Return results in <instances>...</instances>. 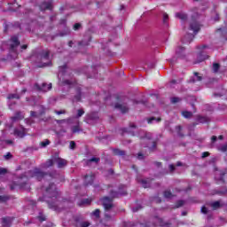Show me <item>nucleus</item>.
<instances>
[{
	"instance_id": "35",
	"label": "nucleus",
	"mask_w": 227,
	"mask_h": 227,
	"mask_svg": "<svg viewBox=\"0 0 227 227\" xmlns=\"http://www.w3.org/2000/svg\"><path fill=\"white\" fill-rule=\"evenodd\" d=\"M49 145H51V141L49 139H46V140L41 142V146L43 148H45V146H49Z\"/></svg>"
},
{
	"instance_id": "17",
	"label": "nucleus",
	"mask_w": 227,
	"mask_h": 227,
	"mask_svg": "<svg viewBox=\"0 0 227 227\" xmlns=\"http://www.w3.org/2000/svg\"><path fill=\"white\" fill-rule=\"evenodd\" d=\"M189 29L197 35L200 32V24H198L196 21H193L190 24Z\"/></svg>"
},
{
	"instance_id": "25",
	"label": "nucleus",
	"mask_w": 227,
	"mask_h": 227,
	"mask_svg": "<svg viewBox=\"0 0 227 227\" xmlns=\"http://www.w3.org/2000/svg\"><path fill=\"white\" fill-rule=\"evenodd\" d=\"M198 121H199V123H207V121H210V118L204 117V116H199Z\"/></svg>"
},
{
	"instance_id": "39",
	"label": "nucleus",
	"mask_w": 227,
	"mask_h": 227,
	"mask_svg": "<svg viewBox=\"0 0 227 227\" xmlns=\"http://www.w3.org/2000/svg\"><path fill=\"white\" fill-rule=\"evenodd\" d=\"M81 27H82L81 23H75V24L74 25L73 29H74V31H79V29H81Z\"/></svg>"
},
{
	"instance_id": "33",
	"label": "nucleus",
	"mask_w": 227,
	"mask_h": 227,
	"mask_svg": "<svg viewBox=\"0 0 227 227\" xmlns=\"http://www.w3.org/2000/svg\"><path fill=\"white\" fill-rule=\"evenodd\" d=\"M70 118L69 119H62V120H57V123L59 125H61V123H70Z\"/></svg>"
},
{
	"instance_id": "50",
	"label": "nucleus",
	"mask_w": 227,
	"mask_h": 227,
	"mask_svg": "<svg viewBox=\"0 0 227 227\" xmlns=\"http://www.w3.org/2000/svg\"><path fill=\"white\" fill-rule=\"evenodd\" d=\"M125 227H134L136 226V224H134L133 223L131 222H128L124 224Z\"/></svg>"
},
{
	"instance_id": "64",
	"label": "nucleus",
	"mask_w": 227,
	"mask_h": 227,
	"mask_svg": "<svg viewBox=\"0 0 227 227\" xmlns=\"http://www.w3.org/2000/svg\"><path fill=\"white\" fill-rule=\"evenodd\" d=\"M137 158L139 159V160H141V159H143V153H138V156H137Z\"/></svg>"
},
{
	"instance_id": "31",
	"label": "nucleus",
	"mask_w": 227,
	"mask_h": 227,
	"mask_svg": "<svg viewBox=\"0 0 227 227\" xmlns=\"http://www.w3.org/2000/svg\"><path fill=\"white\" fill-rule=\"evenodd\" d=\"M114 155H125V151H121L120 149H114Z\"/></svg>"
},
{
	"instance_id": "45",
	"label": "nucleus",
	"mask_w": 227,
	"mask_h": 227,
	"mask_svg": "<svg viewBox=\"0 0 227 227\" xmlns=\"http://www.w3.org/2000/svg\"><path fill=\"white\" fill-rule=\"evenodd\" d=\"M82 205H90V203H91V200L90 199H85L82 200Z\"/></svg>"
},
{
	"instance_id": "3",
	"label": "nucleus",
	"mask_w": 227,
	"mask_h": 227,
	"mask_svg": "<svg viewBox=\"0 0 227 227\" xmlns=\"http://www.w3.org/2000/svg\"><path fill=\"white\" fill-rule=\"evenodd\" d=\"M120 194L121 196H125V194H127V192H124ZM120 194L116 192H111L112 198L104 197L103 199H101V203L105 208V219L106 221H111V219H113V215H111V214H109V212H111V210H113V207H114V204H113V198H118V196H120Z\"/></svg>"
},
{
	"instance_id": "49",
	"label": "nucleus",
	"mask_w": 227,
	"mask_h": 227,
	"mask_svg": "<svg viewBox=\"0 0 227 227\" xmlns=\"http://www.w3.org/2000/svg\"><path fill=\"white\" fill-rule=\"evenodd\" d=\"M69 148L71 150H75V142L74 141L70 142Z\"/></svg>"
},
{
	"instance_id": "29",
	"label": "nucleus",
	"mask_w": 227,
	"mask_h": 227,
	"mask_svg": "<svg viewBox=\"0 0 227 227\" xmlns=\"http://www.w3.org/2000/svg\"><path fill=\"white\" fill-rule=\"evenodd\" d=\"M184 118H192V112L184 111L182 112Z\"/></svg>"
},
{
	"instance_id": "62",
	"label": "nucleus",
	"mask_w": 227,
	"mask_h": 227,
	"mask_svg": "<svg viewBox=\"0 0 227 227\" xmlns=\"http://www.w3.org/2000/svg\"><path fill=\"white\" fill-rule=\"evenodd\" d=\"M170 171H175V165H169Z\"/></svg>"
},
{
	"instance_id": "38",
	"label": "nucleus",
	"mask_w": 227,
	"mask_h": 227,
	"mask_svg": "<svg viewBox=\"0 0 227 227\" xmlns=\"http://www.w3.org/2000/svg\"><path fill=\"white\" fill-rule=\"evenodd\" d=\"M182 99L180 98H171V103L172 104H177V102H180Z\"/></svg>"
},
{
	"instance_id": "52",
	"label": "nucleus",
	"mask_w": 227,
	"mask_h": 227,
	"mask_svg": "<svg viewBox=\"0 0 227 227\" xmlns=\"http://www.w3.org/2000/svg\"><path fill=\"white\" fill-rule=\"evenodd\" d=\"M221 152H227V145H223L220 147Z\"/></svg>"
},
{
	"instance_id": "20",
	"label": "nucleus",
	"mask_w": 227,
	"mask_h": 227,
	"mask_svg": "<svg viewBox=\"0 0 227 227\" xmlns=\"http://www.w3.org/2000/svg\"><path fill=\"white\" fill-rule=\"evenodd\" d=\"M75 221H76L77 227H89L90 226L89 222H84L82 220H80L79 218H75Z\"/></svg>"
},
{
	"instance_id": "40",
	"label": "nucleus",
	"mask_w": 227,
	"mask_h": 227,
	"mask_svg": "<svg viewBox=\"0 0 227 227\" xmlns=\"http://www.w3.org/2000/svg\"><path fill=\"white\" fill-rule=\"evenodd\" d=\"M219 68H220L219 64H217V63H214L213 64V70H214V72H218Z\"/></svg>"
},
{
	"instance_id": "15",
	"label": "nucleus",
	"mask_w": 227,
	"mask_h": 227,
	"mask_svg": "<svg viewBox=\"0 0 227 227\" xmlns=\"http://www.w3.org/2000/svg\"><path fill=\"white\" fill-rule=\"evenodd\" d=\"M137 182H138V184H141V185L145 189H148V187H150V184H152V180H150V179H141L139 177H137Z\"/></svg>"
},
{
	"instance_id": "48",
	"label": "nucleus",
	"mask_w": 227,
	"mask_h": 227,
	"mask_svg": "<svg viewBox=\"0 0 227 227\" xmlns=\"http://www.w3.org/2000/svg\"><path fill=\"white\" fill-rule=\"evenodd\" d=\"M93 215H95L96 217H100V209H96L93 212Z\"/></svg>"
},
{
	"instance_id": "23",
	"label": "nucleus",
	"mask_w": 227,
	"mask_h": 227,
	"mask_svg": "<svg viewBox=\"0 0 227 227\" xmlns=\"http://www.w3.org/2000/svg\"><path fill=\"white\" fill-rule=\"evenodd\" d=\"M24 115H22V113L17 112L14 116L11 118L12 121H19V120H23Z\"/></svg>"
},
{
	"instance_id": "54",
	"label": "nucleus",
	"mask_w": 227,
	"mask_h": 227,
	"mask_svg": "<svg viewBox=\"0 0 227 227\" xmlns=\"http://www.w3.org/2000/svg\"><path fill=\"white\" fill-rule=\"evenodd\" d=\"M153 226H155V224L150 225V223H145V225L141 223V227H153Z\"/></svg>"
},
{
	"instance_id": "51",
	"label": "nucleus",
	"mask_w": 227,
	"mask_h": 227,
	"mask_svg": "<svg viewBox=\"0 0 227 227\" xmlns=\"http://www.w3.org/2000/svg\"><path fill=\"white\" fill-rule=\"evenodd\" d=\"M180 207H184V200L177 201L176 208H180Z\"/></svg>"
},
{
	"instance_id": "19",
	"label": "nucleus",
	"mask_w": 227,
	"mask_h": 227,
	"mask_svg": "<svg viewBox=\"0 0 227 227\" xmlns=\"http://www.w3.org/2000/svg\"><path fill=\"white\" fill-rule=\"evenodd\" d=\"M209 207L213 208V210H219V208H221V207H223V204H221V201L216 200L215 202H210Z\"/></svg>"
},
{
	"instance_id": "6",
	"label": "nucleus",
	"mask_w": 227,
	"mask_h": 227,
	"mask_svg": "<svg viewBox=\"0 0 227 227\" xmlns=\"http://www.w3.org/2000/svg\"><path fill=\"white\" fill-rule=\"evenodd\" d=\"M51 51L49 50H44L41 52V63H43L40 67H49L51 66V59L49 58Z\"/></svg>"
},
{
	"instance_id": "13",
	"label": "nucleus",
	"mask_w": 227,
	"mask_h": 227,
	"mask_svg": "<svg viewBox=\"0 0 227 227\" xmlns=\"http://www.w3.org/2000/svg\"><path fill=\"white\" fill-rule=\"evenodd\" d=\"M94 180H95L94 174L86 175L84 176V185H91V184H93Z\"/></svg>"
},
{
	"instance_id": "53",
	"label": "nucleus",
	"mask_w": 227,
	"mask_h": 227,
	"mask_svg": "<svg viewBox=\"0 0 227 227\" xmlns=\"http://www.w3.org/2000/svg\"><path fill=\"white\" fill-rule=\"evenodd\" d=\"M4 159H5V160H8L12 159V153H7V154L4 155Z\"/></svg>"
},
{
	"instance_id": "12",
	"label": "nucleus",
	"mask_w": 227,
	"mask_h": 227,
	"mask_svg": "<svg viewBox=\"0 0 227 227\" xmlns=\"http://www.w3.org/2000/svg\"><path fill=\"white\" fill-rule=\"evenodd\" d=\"M13 134L15 137L22 138L26 136V129L24 128H16Z\"/></svg>"
},
{
	"instance_id": "2",
	"label": "nucleus",
	"mask_w": 227,
	"mask_h": 227,
	"mask_svg": "<svg viewBox=\"0 0 227 227\" xmlns=\"http://www.w3.org/2000/svg\"><path fill=\"white\" fill-rule=\"evenodd\" d=\"M45 201L48 202V207L56 210L58 208V198H59V192L54 184H50L49 187L46 188Z\"/></svg>"
},
{
	"instance_id": "42",
	"label": "nucleus",
	"mask_w": 227,
	"mask_h": 227,
	"mask_svg": "<svg viewBox=\"0 0 227 227\" xmlns=\"http://www.w3.org/2000/svg\"><path fill=\"white\" fill-rule=\"evenodd\" d=\"M82 114H84V110L79 109V110L77 111L76 118H81V116H82Z\"/></svg>"
},
{
	"instance_id": "43",
	"label": "nucleus",
	"mask_w": 227,
	"mask_h": 227,
	"mask_svg": "<svg viewBox=\"0 0 227 227\" xmlns=\"http://www.w3.org/2000/svg\"><path fill=\"white\" fill-rule=\"evenodd\" d=\"M200 212H201V214L207 215V214H208V208H207V207L204 206L201 207Z\"/></svg>"
},
{
	"instance_id": "57",
	"label": "nucleus",
	"mask_w": 227,
	"mask_h": 227,
	"mask_svg": "<svg viewBox=\"0 0 227 227\" xmlns=\"http://www.w3.org/2000/svg\"><path fill=\"white\" fill-rule=\"evenodd\" d=\"M5 173H6V168H0V175H5Z\"/></svg>"
},
{
	"instance_id": "26",
	"label": "nucleus",
	"mask_w": 227,
	"mask_h": 227,
	"mask_svg": "<svg viewBox=\"0 0 227 227\" xmlns=\"http://www.w3.org/2000/svg\"><path fill=\"white\" fill-rule=\"evenodd\" d=\"M162 119L160 117H151L147 119V123H153V121H156V123H159V121H161Z\"/></svg>"
},
{
	"instance_id": "21",
	"label": "nucleus",
	"mask_w": 227,
	"mask_h": 227,
	"mask_svg": "<svg viewBox=\"0 0 227 227\" xmlns=\"http://www.w3.org/2000/svg\"><path fill=\"white\" fill-rule=\"evenodd\" d=\"M51 166H54V159L53 160H48L45 163H43L41 165V168H43V169H47L49 168H51Z\"/></svg>"
},
{
	"instance_id": "58",
	"label": "nucleus",
	"mask_w": 227,
	"mask_h": 227,
	"mask_svg": "<svg viewBox=\"0 0 227 227\" xmlns=\"http://www.w3.org/2000/svg\"><path fill=\"white\" fill-rule=\"evenodd\" d=\"M137 210H141V206L132 208V212H137Z\"/></svg>"
},
{
	"instance_id": "9",
	"label": "nucleus",
	"mask_w": 227,
	"mask_h": 227,
	"mask_svg": "<svg viewBox=\"0 0 227 227\" xmlns=\"http://www.w3.org/2000/svg\"><path fill=\"white\" fill-rule=\"evenodd\" d=\"M0 223L3 227H10V226H12V223H13V217L4 216V217L1 218Z\"/></svg>"
},
{
	"instance_id": "61",
	"label": "nucleus",
	"mask_w": 227,
	"mask_h": 227,
	"mask_svg": "<svg viewBox=\"0 0 227 227\" xmlns=\"http://www.w3.org/2000/svg\"><path fill=\"white\" fill-rule=\"evenodd\" d=\"M38 219L41 221H45V216L40 215V216H38Z\"/></svg>"
},
{
	"instance_id": "7",
	"label": "nucleus",
	"mask_w": 227,
	"mask_h": 227,
	"mask_svg": "<svg viewBox=\"0 0 227 227\" xmlns=\"http://www.w3.org/2000/svg\"><path fill=\"white\" fill-rule=\"evenodd\" d=\"M20 45V42H19L18 36H13L10 41V49L12 52H15L17 51V47Z\"/></svg>"
},
{
	"instance_id": "11",
	"label": "nucleus",
	"mask_w": 227,
	"mask_h": 227,
	"mask_svg": "<svg viewBox=\"0 0 227 227\" xmlns=\"http://www.w3.org/2000/svg\"><path fill=\"white\" fill-rule=\"evenodd\" d=\"M37 90H39V91H43L44 93H46V91H50V90H52V83H42V85H38L35 84Z\"/></svg>"
},
{
	"instance_id": "55",
	"label": "nucleus",
	"mask_w": 227,
	"mask_h": 227,
	"mask_svg": "<svg viewBox=\"0 0 227 227\" xmlns=\"http://www.w3.org/2000/svg\"><path fill=\"white\" fill-rule=\"evenodd\" d=\"M208 155H210V153L208 152L202 153V159H205L206 157H208Z\"/></svg>"
},
{
	"instance_id": "18",
	"label": "nucleus",
	"mask_w": 227,
	"mask_h": 227,
	"mask_svg": "<svg viewBox=\"0 0 227 227\" xmlns=\"http://www.w3.org/2000/svg\"><path fill=\"white\" fill-rule=\"evenodd\" d=\"M184 52L185 50L182 46H178L176 49V56H177V58H184L185 56Z\"/></svg>"
},
{
	"instance_id": "44",
	"label": "nucleus",
	"mask_w": 227,
	"mask_h": 227,
	"mask_svg": "<svg viewBox=\"0 0 227 227\" xmlns=\"http://www.w3.org/2000/svg\"><path fill=\"white\" fill-rule=\"evenodd\" d=\"M90 120H97L98 118V115L97 114H90L89 115Z\"/></svg>"
},
{
	"instance_id": "22",
	"label": "nucleus",
	"mask_w": 227,
	"mask_h": 227,
	"mask_svg": "<svg viewBox=\"0 0 227 227\" xmlns=\"http://www.w3.org/2000/svg\"><path fill=\"white\" fill-rule=\"evenodd\" d=\"M192 40H194V35L187 34L186 35H184L183 42L184 43H191Z\"/></svg>"
},
{
	"instance_id": "60",
	"label": "nucleus",
	"mask_w": 227,
	"mask_h": 227,
	"mask_svg": "<svg viewBox=\"0 0 227 227\" xmlns=\"http://www.w3.org/2000/svg\"><path fill=\"white\" fill-rule=\"evenodd\" d=\"M30 115H31L33 118H36V112L31 111V112H30Z\"/></svg>"
},
{
	"instance_id": "63",
	"label": "nucleus",
	"mask_w": 227,
	"mask_h": 227,
	"mask_svg": "<svg viewBox=\"0 0 227 227\" xmlns=\"http://www.w3.org/2000/svg\"><path fill=\"white\" fill-rule=\"evenodd\" d=\"M5 143L7 145H13V141L12 140H6Z\"/></svg>"
},
{
	"instance_id": "56",
	"label": "nucleus",
	"mask_w": 227,
	"mask_h": 227,
	"mask_svg": "<svg viewBox=\"0 0 227 227\" xmlns=\"http://www.w3.org/2000/svg\"><path fill=\"white\" fill-rule=\"evenodd\" d=\"M153 143V146L150 147L151 150H155V148H157V143L156 142H152Z\"/></svg>"
},
{
	"instance_id": "47",
	"label": "nucleus",
	"mask_w": 227,
	"mask_h": 227,
	"mask_svg": "<svg viewBox=\"0 0 227 227\" xmlns=\"http://www.w3.org/2000/svg\"><path fill=\"white\" fill-rule=\"evenodd\" d=\"M169 19V16H168V13H163V22L166 24L168 22V20Z\"/></svg>"
},
{
	"instance_id": "36",
	"label": "nucleus",
	"mask_w": 227,
	"mask_h": 227,
	"mask_svg": "<svg viewBox=\"0 0 227 227\" xmlns=\"http://www.w3.org/2000/svg\"><path fill=\"white\" fill-rule=\"evenodd\" d=\"M152 140V134L145 135V137L143 139L144 143H148V141Z\"/></svg>"
},
{
	"instance_id": "27",
	"label": "nucleus",
	"mask_w": 227,
	"mask_h": 227,
	"mask_svg": "<svg viewBox=\"0 0 227 227\" xmlns=\"http://www.w3.org/2000/svg\"><path fill=\"white\" fill-rule=\"evenodd\" d=\"M71 130H72V133H73V134H77V132H81V126L79 125V122H78L77 125L73 126V127L71 128Z\"/></svg>"
},
{
	"instance_id": "1",
	"label": "nucleus",
	"mask_w": 227,
	"mask_h": 227,
	"mask_svg": "<svg viewBox=\"0 0 227 227\" xmlns=\"http://www.w3.org/2000/svg\"><path fill=\"white\" fill-rule=\"evenodd\" d=\"M46 175L47 174H45L43 171H41L40 168H34L33 170H29L26 173L24 177L20 178L17 183L11 184V191H13L15 187H20V189H28L29 184H27V181L24 180V178H36V180L40 181L44 178Z\"/></svg>"
},
{
	"instance_id": "8",
	"label": "nucleus",
	"mask_w": 227,
	"mask_h": 227,
	"mask_svg": "<svg viewBox=\"0 0 227 227\" xmlns=\"http://www.w3.org/2000/svg\"><path fill=\"white\" fill-rule=\"evenodd\" d=\"M114 108L118 109V111H121L122 114H125V113H129V106L125 103H116L114 105Z\"/></svg>"
},
{
	"instance_id": "30",
	"label": "nucleus",
	"mask_w": 227,
	"mask_h": 227,
	"mask_svg": "<svg viewBox=\"0 0 227 227\" xmlns=\"http://www.w3.org/2000/svg\"><path fill=\"white\" fill-rule=\"evenodd\" d=\"M173 193H171V192L169 191H165L164 192V198H167V200H171V198H173Z\"/></svg>"
},
{
	"instance_id": "37",
	"label": "nucleus",
	"mask_w": 227,
	"mask_h": 227,
	"mask_svg": "<svg viewBox=\"0 0 227 227\" xmlns=\"http://www.w3.org/2000/svg\"><path fill=\"white\" fill-rule=\"evenodd\" d=\"M79 45L86 47L88 45H90V39L88 41H82L79 43Z\"/></svg>"
},
{
	"instance_id": "14",
	"label": "nucleus",
	"mask_w": 227,
	"mask_h": 227,
	"mask_svg": "<svg viewBox=\"0 0 227 227\" xmlns=\"http://www.w3.org/2000/svg\"><path fill=\"white\" fill-rule=\"evenodd\" d=\"M54 162L58 165V168H65L68 162L65 159L54 158Z\"/></svg>"
},
{
	"instance_id": "4",
	"label": "nucleus",
	"mask_w": 227,
	"mask_h": 227,
	"mask_svg": "<svg viewBox=\"0 0 227 227\" xmlns=\"http://www.w3.org/2000/svg\"><path fill=\"white\" fill-rule=\"evenodd\" d=\"M67 72H68V67H67V65L60 66L59 67L58 78L60 84L64 86H72V81L67 79Z\"/></svg>"
},
{
	"instance_id": "41",
	"label": "nucleus",
	"mask_w": 227,
	"mask_h": 227,
	"mask_svg": "<svg viewBox=\"0 0 227 227\" xmlns=\"http://www.w3.org/2000/svg\"><path fill=\"white\" fill-rule=\"evenodd\" d=\"M54 113H55V114H58V115H59V114H67V110H59V111L55 110Z\"/></svg>"
},
{
	"instance_id": "46",
	"label": "nucleus",
	"mask_w": 227,
	"mask_h": 227,
	"mask_svg": "<svg viewBox=\"0 0 227 227\" xmlns=\"http://www.w3.org/2000/svg\"><path fill=\"white\" fill-rule=\"evenodd\" d=\"M74 100L76 102L81 101V91H78V94L76 96H74Z\"/></svg>"
},
{
	"instance_id": "34",
	"label": "nucleus",
	"mask_w": 227,
	"mask_h": 227,
	"mask_svg": "<svg viewBox=\"0 0 227 227\" xmlns=\"http://www.w3.org/2000/svg\"><path fill=\"white\" fill-rule=\"evenodd\" d=\"M9 200L10 198L8 196L0 195V203H6Z\"/></svg>"
},
{
	"instance_id": "24",
	"label": "nucleus",
	"mask_w": 227,
	"mask_h": 227,
	"mask_svg": "<svg viewBox=\"0 0 227 227\" xmlns=\"http://www.w3.org/2000/svg\"><path fill=\"white\" fill-rule=\"evenodd\" d=\"M199 61L195 63H201V61H205V59H208V56L205 55V52L201 51L198 56Z\"/></svg>"
},
{
	"instance_id": "28",
	"label": "nucleus",
	"mask_w": 227,
	"mask_h": 227,
	"mask_svg": "<svg viewBox=\"0 0 227 227\" xmlns=\"http://www.w3.org/2000/svg\"><path fill=\"white\" fill-rule=\"evenodd\" d=\"M91 162H95V164H98V162H100V158L93 157L87 160V164H91Z\"/></svg>"
},
{
	"instance_id": "32",
	"label": "nucleus",
	"mask_w": 227,
	"mask_h": 227,
	"mask_svg": "<svg viewBox=\"0 0 227 227\" xmlns=\"http://www.w3.org/2000/svg\"><path fill=\"white\" fill-rule=\"evenodd\" d=\"M7 98H8L9 100H12V99H13V98L19 99V98H20V96H19V94H9L8 97H7Z\"/></svg>"
},
{
	"instance_id": "10",
	"label": "nucleus",
	"mask_w": 227,
	"mask_h": 227,
	"mask_svg": "<svg viewBox=\"0 0 227 227\" xmlns=\"http://www.w3.org/2000/svg\"><path fill=\"white\" fill-rule=\"evenodd\" d=\"M175 17L181 20V22H187L189 20V16L184 11L176 12Z\"/></svg>"
},
{
	"instance_id": "5",
	"label": "nucleus",
	"mask_w": 227,
	"mask_h": 227,
	"mask_svg": "<svg viewBox=\"0 0 227 227\" xmlns=\"http://www.w3.org/2000/svg\"><path fill=\"white\" fill-rule=\"evenodd\" d=\"M41 12L45 10H52V0H35Z\"/></svg>"
},
{
	"instance_id": "59",
	"label": "nucleus",
	"mask_w": 227,
	"mask_h": 227,
	"mask_svg": "<svg viewBox=\"0 0 227 227\" xmlns=\"http://www.w3.org/2000/svg\"><path fill=\"white\" fill-rule=\"evenodd\" d=\"M211 141H212V143H215V141H217V137L216 136H213L211 137Z\"/></svg>"
},
{
	"instance_id": "16",
	"label": "nucleus",
	"mask_w": 227,
	"mask_h": 227,
	"mask_svg": "<svg viewBox=\"0 0 227 227\" xmlns=\"http://www.w3.org/2000/svg\"><path fill=\"white\" fill-rule=\"evenodd\" d=\"M203 81V76L198 72L193 73V76L189 80V82H198Z\"/></svg>"
}]
</instances>
